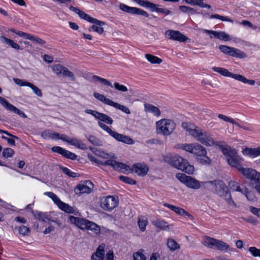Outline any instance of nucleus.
<instances>
[{"mask_svg":"<svg viewBox=\"0 0 260 260\" xmlns=\"http://www.w3.org/2000/svg\"><path fill=\"white\" fill-rule=\"evenodd\" d=\"M105 166H110L116 171L121 172L123 173H129L132 170L139 176H144L146 175L148 172L149 168L145 163L135 164L132 169H131L129 166L123 163L119 162L114 160L108 159L104 162L98 161Z\"/></svg>","mask_w":260,"mask_h":260,"instance_id":"nucleus-1","label":"nucleus"},{"mask_svg":"<svg viewBox=\"0 0 260 260\" xmlns=\"http://www.w3.org/2000/svg\"><path fill=\"white\" fill-rule=\"evenodd\" d=\"M182 126L189 133L190 135L202 144L208 146L215 145L216 142L214 141L210 134L193 124L183 122L182 123Z\"/></svg>","mask_w":260,"mask_h":260,"instance_id":"nucleus-2","label":"nucleus"},{"mask_svg":"<svg viewBox=\"0 0 260 260\" xmlns=\"http://www.w3.org/2000/svg\"><path fill=\"white\" fill-rule=\"evenodd\" d=\"M215 145L220 149L231 166L235 168L239 167L243 159L238 155L237 151L235 149L232 148L223 141H217Z\"/></svg>","mask_w":260,"mask_h":260,"instance_id":"nucleus-3","label":"nucleus"},{"mask_svg":"<svg viewBox=\"0 0 260 260\" xmlns=\"http://www.w3.org/2000/svg\"><path fill=\"white\" fill-rule=\"evenodd\" d=\"M165 161L187 174H192L194 171L193 166L189 164L187 160L178 155L167 156Z\"/></svg>","mask_w":260,"mask_h":260,"instance_id":"nucleus-4","label":"nucleus"},{"mask_svg":"<svg viewBox=\"0 0 260 260\" xmlns=\"http://www.w3.org/2000/svg\"><path fill=\"white\" fill-rule=\"evenodd\" d=\"M175 122L170 119H161L156 122V131L157 134L165 136L173 133L176 127Z\"/></svg>","mask_w":260,"mask_h":260,"instance_id":"nucleus-5","label":"nucleus"},{"mask_svg":"<svg viewBox=\"0 0 260 260\" xmlns=\"http://www.w3.org/2000/svg\"><path fill=\"white\" fill-rule=\"evenodd\" d=\"M208 183L215 185L216 193L219 196L224 197L226 202L230 206L236 207V205L232 199L231 194L229 192L228 187L222 181H209Z\"/></svg>","mask_w":260,"mask_h":260,"instance_id":"nucleus-6","label":"nucleus"},{"mask_svg":"<svg viewBox=\"0 0 260 260\" xmlns=\"http://www.w3.org/2000/svg\"><path fill=\"white\" fill-rule=\"evenodd\" d=\"M177 148L184 150L198 156L207 154V151L204 147L197 144H179L176 146Z\"/></svg>","mask_w":260,"mask_h":260,"instance_id":"nucleus-7","label":"nucleus"},{"mask_svg":"<svg viewBox=\"0 0 260 260\" xmlns=\"http://www.w3.org/2000/svg\"><path fill=\"white\" fill-rule=\"evenodd\" d=\"M212 70L214 72H216L223 76L231 77L243 83H247L251 85H254L255 83V81L253 80L247 79L244 76L239 74L231 73L227 69L223 68L214 67L212 68Z\"/></svg>","mask_w":260,"mask_h":260,"instance_id":"nucleus-8","label":"nucleus"},{"mask_svg":"<svg viewBox=\"0 0 260 260\" xmlns=\"http://www.w3.org/2000/svg\"><path fill=\"white\" fill-rule=\"evenodd\" d=\"M51 69L53 72L57 75L67 78L72 82L75 81V75L72 72L69 70L67 68L60 64H57L53 65L51 67Z\"/></svg>","mask_w":260,"mask_h":260,"instance_id":"nucleus-9","label":"nucleus"},{"mask_svg":"<svg viewBox=\"0 0 260 260\" xmlns=\"http://www.w3.org/2000/svg\"><path fill=\"white\" fill-rule=\"evenodd\" d=\"M176 177L180 182L185 184L189 188L198 189L201 187V184L199 181L190 176H186L184 174L178 173L176 174Z\"/></svg>","mask_w":260,"mask_h":260,"instance_id":"nucleus-10","label":"nucleus"},{"mask_svg":"<svg viewBox=\"0 0 260 260\" xmlns=\"http://www.w3.org/2000/svg\"><path fill=\"white\" fill-rule=\"evenodd\" d=\"M245 177L254 181L255 183L260 182V172L251 168H244L241 164L236 168Z\"/></svg>","mask_w":260,"mask_h":260,"instance_id":"nucleus-11","label":"nucleus"},{"mask_svg":"<svg viewBox=\"0 0 260 260\" xmlns=\"http://www.w3.org/2000/svg\"><path fill=\"white\" fill-rule=\"evenodd\" d=\"M219 48L223 53L234 57L244 58L247 56L244 52L234 47L221 45L219 46Z\"/></svg>","mask_w":260,"mask_h":260,"instance_id":"nucleus-12","label":"nucleus"},{"mask_svg":"<svg viewBox=\"0 0 260 260\" xmlns=\"http://www.w3.org/2000/svg\"><path fill=\"white\" fill-rule=\"evenodd\" d=\"M118 200L116 198L109 196L104 197L101 199V207L107 211H111L118 205Z\"/></svg>","mask_w":260,"mask_h":260,"instance_id":"nucleus-13","label":"nucleus"},{"mask_svg":"<svg viewBox=\"0 0 260 260\" xmlns=\"http://www.w3.org/2000/svg\"><path fill=\"white\" fill-rule=\"evenodd\" d=\"M69 9L71 11L78 14L81 18L89 21L93 24H95L100 26H102L105 24V22L104 21H100L95 18L91 17L89 15L85 13L83 11L80 10L76 7L71 6L70 7Z\"/></svg>","mask_w":260,"mask_h":260,"instance_id":"nucleus-14","label":"nucleus"},{"mask_svg":"<svg viewBox=\"0 0 260 260\" xmlns=\"http://www.w3.org/2000/svg\"><path fill=\"white\" fill-rule=\"evenodd\" d=\"M165 35L169 39L177 41L180 42H185L188 39L187 37L178 30L172 29L166 30Z\"/></svg>","mask_w":260,"mask_h":260,"instance_id":"nucleus-15","label":"nucleus"},{"mask_svg":"<svg viewBox=\"0 0 260 260\" xmlns=\"http://www.w3.org/2000/svg\"><path fill=\"white\" fill-rule=\"evenodd\" d=\"M119 9L121 11L129 14L142 15L146 17H149V14L145 11L136 7H129L123 3L120 4Z\"/></svg>","mask_w":260,"mask_h":260,"instance_id":"nucleus-16","label":"nucleus"},{"mask_svg":"<svg viewBox=\"0 0 260 260\" xmlns=\"http://www.w3.org/2000/svg\"><path fill=\"white\" fill-rule=\"evenodd\" d=\"M93 184L90 181L87 180L83 184L78 185L75 189L76 194L89 193L93 188Z\"/></svg>","mask_w":260,"mask_h":260,"instance_id":"nucleus-17","label":"nucleus"},{"mask_svg":"<svg viewBox=\"0 0 260 260\" xmlns=\"http://www.w3.org/2000/svg\"><path fill=\"white\" fill-rule=\"evenodd\" d=\"M51 150L53 152L60 154L68 159L75 160L77 158V155L75 153L59 146H54L52 147Z\"/></svg>","mask_w":260,"mask_h":260,"instance_id":"nucleus-18","label":"nucleus"},{"mask_svg":"<svg viewBox=\"0 0 260 260\" xmlns=\"http://www.w3.org/2000/svg\"><path fill=\"white\" fill-rule=\"evenodd\" d=\"M0 103L7 110H8L10 111L13 112L15 113H16L22 117H26V115L23 111L20 110L16 107L12 105L7 100H6L5 99H4L1 96H0Z\"/></svg>","mask_w":260,"mask_h":260,"instance_id":"nucleus-19","label":"nucleus"},{"mask_svg":"<svg viewBox=\"0 0 260 260\" xmlns=\"http://www.w3.org/2000/svg\"><path fill=\"white\" fill-rule=\"evenodd\" d=\"M230 188L234 190L239 191L246 196L247 199H249L250 194H247V189L243 185H240L239 184L235 181H231L229 183Z\"/></svg>","mask_w":260,"mask_h":260,"instance_id":"nucleus-20","label":"nucleus"},{"mask_svg":"<svg viewBox=\"0 0 260 260\" xmlns=\"http://www.w3.org/2000/svg\"><path fill=\"white\" fill-rule=\"evenodd\" d=\"M164 206L173 211L178 215L186 216L188 217L191 220L193 219V216L191 215H190L188 212L186 211L184 209L181 207L175 206L168 203H165Z\"/></svg>","mask_w":260,"mask_h":260,"instance_id":"nucleus-21","label":"nucleus"},{"mask_svg":"<svg viewBox=\"0 0 260 260\" xmlns=\"http://www.w3.org/2000/svg\"><path fill=\"white\" fill-rule=\"evenodd\" d=\"M71 222L81 230H85L89 220L77 217L71 216L70 217Z\"/></svg>","mask_w":260,"mask_h":260,"instance_id":"nucleus-22","label":"nucleus"},{"mask_svg":"<svg viewBox=\"0 0 260 260\" xmlns=\"http://www.w3.org/2000/svg\"><path fill=\"white\" fill-rule=\"evenodd\" d=\"M110 136L115 139L116 140L126 144H132L134 143V140L128 136L119 134L113 131Z\"/></svg>","mask_w":260,"mask_h":260,"instance_id":"nucleus-23","label":"nucleus"},{"mask_svg":"<svg viewBox=\"0 0 260 260\" xmlns=\"http://www.w3.org/2000/svg\"><path fill=\"white\" fill-rule=\"evenodd\" d=\"M65 142L71 145L75 146L77 148L81 149L83 150L86 149V145L81 140L75 138H70L67 135V138L65 140Z\"/></svg>","mask_w":260,"mask_h":260,"instance_id":"nucleus-24","label":"nucleus"},{"mask_svg":"<svg viewBox=\"0 0 260 260\" xmlns=\"http://www.w3.org/2000/svg\"><path fill=\"white\" fill-rule=\"evenodd\" d=\"M133 2H136L141 7H143L149 9L151 12L156 11L158 9L159 5L151 3L148 1L144 0H133Z\"/></svg>","mask_w":260,"mask_h":260,"instance_id":"nucleus-25","label":"nucleus"},{"mask_svg":"<svg viewBox=\"0 0 260 260\" xmlns=\"http://www.w3.org/2000/svg\"><path fill=\"white\" fill-rule=\"evenodd\" d=\"M204 32L208 34L213 35L215 38L221 40L225 41L230 40V36L224 31L217 32L212 30L204 29Z\"/></svg>","mask_w":260,"mask_h":260,"instance_id":"nucleus-26","label":"nucleus"},{"mask_svg":"<svg viewBox=\"0 0 260 260\" xmlns=\"http://www.w3.org/2000/svg\"><path fill=\"white\" fill-rule=\"evenodd\" d=\"M105 245H100L91 256V260H103L105 255Z\"/></svg>","mask_w":260,"mask_h":260,"instance_id":"nucleus-27","label":"nucleus"},{"mask_svg":"<svg viewBox=\"0 0 260 260\" xmlns=\"http://www.w3.org/2000/svg\"><path fill=\"white\" fill-rule=\"evenodd\" d=\"M242 153L244 155H247L251 157H255L260 156V147L256 148H245L242 150Z\"/></svg>","mask_w":260,"mask_h":260,"instance_id":"nucleus-28","label":"nucleus"},{"mask_svg":"<svg viewBox=\"0 0 260 260\" xmlns=\"http://www.w3.org/2000/svg\"><path fill=\"white\" fill-rule=\"evenodd\" d=\"M152 224L154 225L157 229L160 230H169V224L168 223L163 220L160 219H156L152 221Z\"/></svg>","mask_w":260,"mask_h":260,"instance_id":"nucleus-29","label":"nucleus"},{"mask_svg":"<svg viewBox=\"0 0 260 260\" xmlns=\"http://www.w3.org/2000/svg\"><path fill=\"white\" fill-rule=\"evenodd\" d=\"M230 247V245L221 240L216 239L213 247V249L225 251Z\"/></svg>","mask_w":260,"mask_h":260,"instance_id":"nucleus-30","label":"nucleus"},{"mask_svg":"<svg viewBox=\"0 0 260 260\" xmlns=\"http://www.w3.org/2000/svg\"><path fill=\"white\" fill-rule=\"evenodd\" d=\"M0 41L3 43L6 44L16 50L21 49L20 46L17 43L14 42L13 40L8 39L3 36H0Z\"/></svg>","mask_w":260,"mask_h":260,"instance_id":"nucleus-31","label":"nucleus"},{"mask_svg":"<svg viewBox=\"0 0 260 260\" xmlns=\"http://www.w3.org/2000/svg\"><path fill=\"white\" fill-rule=\"evenodd\" d=\"M144 107L146 111L151 113L157 117L160 115V111L157 107L150 104H145Z\"/></svg>","mask_w":260,"mask_h":260,"instance_id":"nucleus-32","label":"nucleus"},{"mask_svg":"<svg viewBox=\"0 0 260 260\" xmlns=\"http://www.w3.org/2000/svg\"><path fill=\"white\" fill-rule=\"evenodd\" d=\"M85 230H90L93 234L98 235L101 232L100 227L92 221H89Z\"/></svg>","mask_w":260,"mask_h":260,"instance_id":"nucleus-33","label":"nucleus"},{"mask_svg":"<svg viewBox=\"0 0 260 260\" xmlns=\"http://www.w3.org/2000/svg\"><path fill=\"white\" fill-rule=\"evenodd\" d=\"M186 4L193 5L198 6L201 8H205L210 9L211 6L204 3L203 0H184Z\"/></svg>","mask_w":260,"mask_h":260,"instance_id":"nucleus-34","label":"nucleus"},{"mask_svg":"<svg viewBox=\"0 0 260 260\" xmlns=\"http://www.w3.org/2000/svg\"><path fill=\"white\" fill-rule=\"evenodd\" d=\"M215 239L209 236H205L203 237L202 243L206 247L213 249Z\"/></svg>","mask_w":260,"mask_h":260,"instance_id":"nucleus-35","label":"nucleus"},{"mask_svg":"<svg viewBox=\"0 0 260 260\" xmlns=\"http://www.w3.org/2000/svg\"><path fill=\"white\" fill-rule=\"evenodd\" d=\"M148 223V219L144 216H141L138 217V224L140 230L144 232L146 230V226Z\"/></svg>","mask_w":260,"mask_h":260,"instance_id":"nucleus-36","label":"nucleus"},{"mask_svg":"<svg viewBox=\"0 0 260 260\" xmlns=\"http://www.w3.org/2000/svg\"><path fill=\"white\" fill-rule=\"evenodd\" d=\"M93 96L95 98L98 99V100L102 102L104 104L111 106L113 101L110 99L106 98L104 95L100 94L98 92H94Z\"/></svg>","mask_w":260,"mask_h":260,"instance_id":"nucleus-37","label":"nucleus"},{"mask_svg":"<svg viewBox=\"0 0 260 260\" xmlns=\"http://www.w3.org/2000/svg\"><path fill=\"white\" fill-rule=\"evenodd\" d=\"M97 119L101 121H103L108 124H112L113 122L112 119L106 114L100 113L98 115Z\"/></svg>","mask_w":260,"mask_h":260,"instance_id":"nucleus-38","label":"nucleus"},{"mask_svg":"<svg viewBox=\"0 0 260 260\" xmlns=\"http://www.w3.org/2000/svg\"><path fill=\"white\" fill-rule=\"evenodd\" d=\"M145 56L147 60L152 64H160L162 61L161 58L150 54L147 53L145 55Z\"/></svg>","mask_w":260,"mask_h":260,"instance_id":"nucleus-39","label":"nucleus"},{"mask_svg":"<svg viewBox=\"0 0 260 260\" xmlns=\"http://www.w3.org/2000/svg\"><path fill=\"white\" fill-rule=\"evenodd\" d=\"M167 245L171 251H175L180 249V245L173 239H168Z\"/></svg>","mask_w":260,"mask_h":260,"instance_id":"nucleus-40","label":"nucleus"},{"mask_svg":"<svg viewBox=\"0 0 260 260\" xmlns=\"http://www.w3.org/2000/svg\"><path fill=\"white\" fill-rule=\"evenodd\" d=\"M58 208L68 213H73L75 211L72 207L63 202L59 205Z\"/></svg>","mask_w":260,"mask_h":260,"instance_id":"nucleus-41","label":"nucleus"},{"mask_svg":"<svg viewBox=\"0 0 260 260\" xmlns=\"http://www.w3.org/2000/svg\"><path fill=\"white\" fill-rule=\"evenodd\" d=\"M14 230L17 231L19 234L23 236L28 235L30 232L29 228L24 225L16 227Z\"/></svg>","mask_w":260,"mask_h":260,"instance_id":"nucleus-42","label":"nucleus"},{"mask_svg":"<svg viewBox=\"0 0 260 260\" xmlns=\"http://www.w3.org/2000/svg\"><path fill=\"white\" fill-rule=\"evenodd\" d=\"M111 106L116 108V109L121 110L122 112H123L126 114L130 113V111L127 107L123 106V105H120L117 103H116V102H114L113 101Z\"/></svg>","mask_w":260,"mask_h":260,"instance_id":"nucleus-43","label":"nucleus"},{"mask_svg":"<svg viewBox=\"0 0 260 260\" xmlns=\"http://www.w3.org/2000/svg\"><path fill=\"white\" fill-rule=\"evenodd\" d=\"M15 153L13 149L10 148H6L3 149L2 155L5 158H8L13 157Z\"/></svg>","mask_w":260,"mask_h":260,"instance_id":"nucleus-44","label":"nucleus"},{"mask_svg":"<svg viewBox=\"0 0 260 260\" xmlns=\"http://www.w3.org/2000/svg\"><path fill=\"white\" fill-rule=\"evenodd\" d=\"M50 138L54 140H61L65 142L67 138V135L64 134H60L59 133H50Z\"/></svg>","mask_w":260,"mask_h":260,"instance_id":"nucleus-45","label":"nucleus"},{"mask_svg":"<svg viewBox=\"0 0 260 260\" xmlns=\"http://www.w3.org/2000/svg\"><path fill=\"white\" fill-rule=\"evenodd\" d=\"M93 79H94L95 81H98L100 82L101 83H103L104 85L109 86L111 87H113V86L112 85V83L107 80L106 79L100 77V76H96V75H93L92 76Z\"/></svg>","mask_w":260,"mask_h":260,"instance_id":"nucleus-46","label":"nucleus"},{"mask_svg":"<svg viewBox=\"0 0 260 260\" xmlns=\"http://www.w3.org/2000/svg\"><path fill=\"white\" fill-rule=\"evenodd\" d=\"M199 157H200L198 158V161L200 163L205 165H209L211 164V160L206 154L200 155Z\"/></svg>","mask_w":260,"mask_h":260,"instance_id":"nucleus-47","label":"nucleus"},{"mask_svg":"<svg viewBox=\"0 0 260 260\" xmlns=\"http://www.w3.org/2000/svg\"><path fill=\"white\" fill-rule=\"evenodd\" d=\"M40 221L47 222L49 221V216L47 213L38 212L35 215Z\"/></svg>","mask_w":260,"mask_h":260,"instance_id":"nucleus-48","label":"nucleus"},{"mask_svg":"<svg viewBox=\"0 0 260 260\" xmlns=\"http://www.w3.org/2000/svg\"><path fill=\"white\" fill-rule=\"evenodd\" d=\"M119 178L121 181L127 184L132 185H134L136 184V181L135 180L127 176H120L119 177Z\"/></svg>","mask_w":260,"mask_h":260,"instance_id":"nucleus-49","label":"nucleus"},{"mask_svg":"<svg viewBox=\"0 0 260 260\" xmlns=\"http://www.w3.org/2000/svg\"><path fill=\"white\" fill-rule=\"evenodd\" d=\"M88 140L90 142L96 146H101L102 145V141H101L99 139L94 137L92 135H90L87 137Z\"/></svg>","mask_w":260,"mask_h":260,"instance_id":"nucleus-50","label":"nucleus"},{"mask_svg":"<svg viewBox=\"0 0 260 260\" xmlns=\"http://www.w3.org/2000/svg\"><path fill=\"white\" fill-rule=\"evenodd\" d=\"M101 26H100L99 25L94 24V25H93L92 26L89 28V30L90 31L91 30H93L98 33L99 34H102L104 31V28Z\"/></svg>","mask_w":260,"mask_h":260,"instance_id":"nucleus-51","label":"nucleus"},{"mask_svg":"<svg viewBox=\"0 0 260 260\" xmlns=\"http://www.w3.org/2000/svg\"><path fill=\"white\" fill-rule=\"evenodd\" d=\"M134 260H146V257L142 251H138L133 254Z\"/></svg>","mask_w":260,"mask_h":260,"instance_id":"nucleus-52","label":"nucleus"},{"mask_svg":"<svg viewBox=\"0 0 260 260\" xmlns=\"http://www.w3.org/2000/svg\"><path fill=\"white\" fill-rule=\"evenodd\" d=\"M28 87H29L32 90L36 95L40 97L42 96L41 90L37 86L31 83H29Z\"/></svg>","mask_w":260,"mask_h":260,"instance_id":"nucleus-53","label":"nucleus"},{"mask_svg":"<svg viewBox=\"0 0 260 260\" xmlns=\"http://www.w3.org/2000/svg\"><path fill=\"white\" fill-rule=\"evenodd\" d=\"M50 198L58 207L62 202L56 194L51 192H50Z\"/></svg>","mask_w":260,"mask_h":260,"instance_id":"nucleus-54","label":"nucleus"},{"mask_svg":"<svg viewBox=\"0 0 260 260\" xmlns=\"http://www.w3.org/2000/svg\"><path fill=\"white\" fill-rule=\"evenodd\" d=\"M114 87L115 89L120 91L125 92L128 90L127 88L125 86L120 84L119 83L116 82L114 83Z\"/></svg>","mask_w":260,"mask_h":260,"instance_id":"nucleus-55","label":"nucleus"},{"mask_svg":"<svg viewBox=\"0 0 260 260\" xmlns=\"http://www.w3.org/2000/svg\"><path fill=\"white\" fill-rule=\"evenodd\" d=\"M13 81L15 84L20 86H28L30 83L18 78H14Z\"/></svg>","mask_w":260,"mask_h":260,"instance_id":"nucleus-56","label":"nucleus"},{"mask_svg":"<svg viewBox=\"0 0 260 260\" xmlns=\"http://www.w3.org/2000/svg\"><path fill=\"white\" fill-rule=\"evenodd\" d=\"M248 250L252 256L254 257H260V249H257L255 247H250Z\"/></svg>","mask_w":260,"mask_h":260,"instance_id":"nucleus-57","label":"nucleus"},{"mask_svg":"<svg viewBox=\"0 0 260 260\" xmlns=\"http://www.w3.org/2000/svg\"><path fill=\"white\" fill-rule=\"evenodd\" d=\"M98 125L103 130L108 132L110 135H111V133L113 132V131L106 124H104L101 121H99Z\"/></svg>","mask_w":260,"mask_h":260,"instance_id":"nucleus-58","label":"nucleus"},{"mask_svg":"<svg viewBox=\"0 0 260 260\" xmlns=\"http://www.w3.org/2000/svg\"><path fill=\"white\" fill-rule=\"evenodd\" d=\"M61 169L63 172L68 176L72 177H77V174L76 173L71 172L68 168L66 167H62Z\"/></svg>","mask_w":260,"mask_h":260,"instance_id":"nucleus-59","label":"nucleus"},{"mask_svg":"<svg viewBox=\"0 0 260 260\" xmlns=\"http://www.w3.org/2000/svg\"><path fill=\"white\" fill-rule=\"evenodd\" d=\"M179 9L183 13H188L194 11V9L186 6H181L179 7Z\"/></svg>","mask_w":260,"mask_h":260,"instance_id":"nucleus-60","label":"nucleus"},{"mask_svg":"<svg viewBox=\"0 0 260 260\" xmlns=\"http://www.w3.org/2000/svg\"><path fill=\"white\" fill-rule=\"evenodd\" d=\"M17 35L19 36L20 37H22V38H23L24 39H28V40H30V39H32V38H31L32 35H30L29 34H28V33H26V32L21 31H18Z\"/></svg>","mask_w":260,"mask_h":260,"instance_id":"nucleus-61","label":"nucleus"},{"mask_svg":"<svg viewBox=\"0 0 260 260\" xmlns=\"http://www.w3.org/2000/svg\"><path fill=\"white\" fill-rule=\"evenodd\" d=\"M249 208L250 211L253 214L260 218V208H255L253 206H250Z\"/></svg>","mask_w":260,"mask_h":260,"instance_id":"nucleus-62","label":"nucleus"},{"mask_svg":"<svg viewBox=\"0 0 260 260\" xmlns=\"http://www.w3.org/2000/svg\"><path fill=\"white\" fill-rule=\"evenodd\" d=\"M218 117L220 119H222L225 121H226V122H234V119L232 118H231V117H229L225 115H224L223 114H218Z\"/></svg>","mask_w":260,"mask_h":260,"instance_id":"nucleus-63","label":"nucleus"},{"mask_svg":"<svg viewBox=\"0 0 260 260\" xmlns=\"http://www.w3.org/2000/svg\"><path fill=\"white\" fill-rule=\"evenodd\" d=\"M31 38L32 39H30L31 41H34L35 43H38L39 44L43 45L45 43V42L44 40L37 36L32 35Z\"/></svg>","mask_w":260,"mask_h":260,"instance_id":"nucleus-64","label":"nucleus"}]
</instances>
